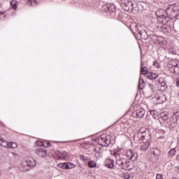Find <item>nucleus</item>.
<instances>
[{
	"label": "nucleus",
	"instance_id": "nucleus-1",
	"mask_svg": "<svg viewBox=\"0 0 179 179\" xmlns=\"http://www.w3.org/2000/svg\"><path fill=\"white\" fill-rule=\"evenodd\" d=\"M155 15L159 22H169L171 19H176L179 15L178 7L174 4L170 5L166 10L159 9L156 11Z\"/></svg>",
	"mask_w": 179,
	"mask_h": 179
},
{
	"label": "nucleus",
	"instance_id": "nucleus-2",
	"mask_svg": "<svg viewBox=\"0 0 179 179\" xmlns=\"http://www.w3.org/2000/svg\"><path fill=\"white\" fill-rule=\"evenodd\" d=\"M126 156L129 159H127L124 157L120 158L116 160V164L117 166H119V167H121L122 170H131V169L134 168V164L129 160H131V162H136L138 160V153L129 150L126 152Z\"/></svg>",
	"mask_w": 179,
	"mask_h": 179
},
{
	"label": "nucleus",
	"instance_id": "nucleus-3",
	"mask_svg": "<svg viewBox=\"0 0 179 179\" xmlns=\"http://www.w3.org/2000/svg\"><path fill=\"white\" fill-rule=\"evenodd\" d=\"M35 166L36 160L31 157H28L20 164L19 169L21 171H29Z\"/></svg>",
	"mask_w": 179,
	"mask_h": 179
},
{
	"label": "nucleus",
	"instance_id": "nucleus-4",
	"mask_svg": "<svg viewBox=\"0 0 179 179\" xmlns=\"http://www.w3.org/2000/svg\"><path fill=\"white\" fill-rule=\"evenodd\" d=\"M96 142L101 146H110L111 145V136L102 135L98 137Z\"/></svg>",
	"mask_w": 179,
	"mask_h": 179
},
{
	"label": "nucleus",
	"instance_id": "nucleus-5",
	"mask_svg": "<svg viewBox=\"0 0 179 179\" xmlns=\"http://www.w3.org/2000/svg\"><path fill=\"white\" fill-rule=\"evenodd\" d=\"M130 30H131L132 33L134 34H136V33L140 34L141 37H142L143 34H146V31L143 29L142 26L137 24L136 22L130 24Z\"/></svg>",
	"mask_w": 179,
	"mask_h": 179
},
{
	"label": "nucleus",
	"instance_id": "nucleus-6",
	"mask_svg": "<svg viewBox=\"0 0 179 179\" xmlns=\"http://www.w3.org/2000/svg\"><path fill=\"white\" fill-rule=\"evenodd\" d=\"M148 132V129L145 127H141L138 130V133L134 136V141H145V139L149 138L148 136L145 135Z\"/></svg>",
	"mask_w": 179,
	"mask_h": 179
},
{
	"label": "nucleus",
	"instance_id": "nucleus-7",
	"mask_svg": "<svg viewBox=\"0 0 179 179\" xmlns=\"http://www.w3.org/2000/svg\"><path fill=\"white\" fill-rule=\"evenodd\" d=\"M0 145L1 146H3V148H6L7 149H16V148H17V144L16 143H8V141L2 137H0Z\"/></svg>",
	"mask_w": 179,
	"mask_h": 179
},
{
	"label": "nucleus",
	"instance_id": "nucleus-8",
	"mask_svg": "<svg viewBox=\"0 0 179 179\" xmlns=\"http://www.w3.org/2000/svg\"><path fill=\"white\" fill-rule=\"evenodd\" d=\"M121 8L126 12H129L134 9V3L130 0H121Z\"/></svg>",
	"mask_w": 179,
	"mask_h": 179
},
{
	"label": "nucleus",
	"instance_id": "nucleus-9",
	"mask_svg": "<svg viewBox=\"0 0 179 179\" xmlns=\"http://www.w3.org/2000/svg\"><path fill=\"white\" fill-rule=\"evenodd\" d=\"M178 121V117H177V114L174 113L171 117L169 118V122H166V124H165L166 127H171L172 128H174V127H176Z\"/></svg>",
	"mask_w": 179,
	"mask_h": 179
},
{
	"label": "nucleus",
	"instance_id": "nucleus-10",
	"mask_svg": "<svg viewBox=\"0 0 179 179\" xmlns=\"http://www.w3.org/2000/svg\"><path fill=\"white\" fill-rule=\"evenodd\" d=\"M158 83L159 85V90L161 92H166L167 90V80H166V78L161 77L159 78L158 80Z\"/></svg>",
	"mask_w": 179,
	"mask_h": 179
},
{
	"label": "nucleus",
	"instance_id": "nucleus-11",
	"mask_svg": "<svg viewBox=\"0 0 179 179\" xmlns=\"http://www.w3.org/2000/svg\"><path fill=\"white\" fill-rule=\"evenodd\" d=\"M115 5L113 4H107L103 6V9L105 12L107 13L109 12L110 15H115Z\"/></svg>",
	"mask_w": 179,
	"mask_h": 179
},
{
	"label": "nucleus",
	"instance_id": "nucleus-12",
	"mask_svg": "<svg viewBox=\"0 0 179 179\" xmlns=\"http://www.w3.org/2000/svg\"><path fill=\"white\" fill-rule=\"evenodd\" d=\"M143 144L141 145L140 150L142 152H146L148 149H149V146H150V142L149 141V138H145L143 141Z\"/></svg>",
	"mask_w": 179,
	"mask_h": 179
},
{
	"label": "nucleus",
	"instance_id": "nucleus-13",
	"mask_svg": "<svg viewBox=\"0 0 179 179\" xmlns=\"http://www.w3.org/2000/svg\"><path fill=\"white\" fill-rule=\"evenodd\" d=\"M57 160H65L68 159V152H56Z\"/></svg>",
	"mask_w": 179,
	"mask_h": 179
},
{
	"label": "nucleus",
	"instance_id": "nucleus-14",
	"mask_svg": "<svg viewBox=\"0 0 179 179\" xmlns=\"http://www.w3.org/2000/svg\"><path fill=\"white\" fill-rule=\"evenodd\" d=\"M145 113V109L140 108L134 112V115H136L138 118H143Z\"/></svg>",
	"mask_w": 179,
	"mask_h": 179
},
{
	"label": "nucleus",
	"instance_id": "nucleus-15",
	"mask_svg": "<svg viewBox=\"0 0 179 179\" xmlns=\"http://www.w3.org/2000/svg\"><path fill=\"white\" fill-rule=\"evenodd\" d=\"M36 153L39 157H45L47 156V150L39 148L36 150Z\"/></svg>",
	"mask_w": 179,
	"mask_h": 179
},
{
	"label": "nucleus",
	"instance_id": "nucleus-16",
	"mask_svg": "<svg viewBox=\"0 0 179 179\" xmlns=\"http://www.w3.org/2000/svg\"><path fill=\"white\" fill-rule=\"evenodd\" d=\"M36 146H43L44 148H48V146H51V143L48 141H36Z\"/></svg>",
	"mask_w": 179,
	"mask_h": 179
},
{
	"label": "nucleus",
	"instance_id": "nucleus-17",
	"mask_svg": "<svg viewBox=\"0 0 179 179\" xmlns=\"http://www.w3.org/2000/svg\"><path fill=\"white\" fill-rule=\"evenodd\" d=\"M160 117L164 121V124L167 123V120H169V115L166 112H162L160 113Z\"/></svg>",
	"mask_w": 179,
	"mask_h": 179
},
{
	"label": "nucleus",
	"instance_id": "nucleus-18",
	"mask_svg": "<svg viewBox=\"0 0 179 179\" xmlns=\"http://www.w3.org/2000/svg\"><path fill=\"white\" fill-rule=\"evenodd\" d=\"M147 78L148 79H157L159 78V74L157 73H148Z\"/></svg>",
	"mask_w": 179,
	"mask_h": 179
},
{
	"label": "nucleus",
	"instance_id": "nucleus-19",
	"mask_svg": "<svg viewBox=\"0 0 179 179\" xmlns=\"http://www.w3.org/2000/svg\"><path fill=\"white\" fill-rule=\"evenodd\" d=\"M105 166H106L108 169H113V167H114V160H112V159L106 160Z\"/></svg>",
	"mask_w": 179,
	"mask_h": 179
},
{
	"label": "nucleus",
	"instance_id": "nucleus-20",
	"mask_svg": "<svg viewBox=\"0 0 179 179\" xmlns=\"http://www.w3.org/2000/svg\"><path fill=\"white\" fill-rule=\"evenodd\" d=\"M18 3H19V2H17V1H16V0H12L10 1V5L11 8L13 9H14V10H16V9H17Z\"/></svg>",
	"mask_w": 179,
	"mask_h": 179
},
{
	"label": "nucleus",
	"instance_id": "nucleus-21",
	"mask_svg": "<svg viewBox=\"0 0 179 179\" xmlns=\"http://www.w3.org/2000/svg\"><path fill=\"white\" fill-rule=\"evenodd\" d=\"M143 87H145V81L143 80V78H142V77H140L138 81V89L139 90H142Z\"/></svg>",
	"mask_w": 179,
	"mask_h": 179
},
{
	"label": "nucleus",
	"instance_id": "nucleus-22",
	"mask_svg": "<svg viewBox=\"0 0 179 179\" xmlns=\"http://www.w3.org/2000/svg\"><path fill=\"white\" fill-rule=\"evenodd\" d=\"M169 66H171V68L172 69H174V68H176V66H178V61H177V60H171L169 62Z\"/></svg>",
	"mask_w": 179,
	"mask_h": 179
},
{
	"label": "nucleus",
	"instance_id": "nucleus-23",
	"mask_svg": "<svg viewBox=\"0 0 179 179\" xmlns=\"http://www.w3.org/2000/svg\"><path fill=\"white\" fill-rule=\"evenodd\" d=\"M38 4V3H37V1L36 0H28L27 1V5H29V6H37Z\"/></svg>",
	"mask_w": 179,
	"mask_h": 179
},
{
	"label": "nucleus",
	"instance_id": "nucleus-24",
	"mask_svg": "<svg viewBox=\"0 0 179 179\" xmlns=\"http://www.w3.org/2000/svg\"><path fill=\"white\" fill-rule=\"evenodd\" d=\"M114 157H115L116 160H120V159H123L124 157H121V154L118 152H113L112 154Z\"/></svg>",
	"mask_w": 179,
	"mask_h": 179
},
{
	"label": "nucleus",
	"instance_id": "nucleus-25",
	"mask_svg": "<svg viewBox=\"0 0 179 179\" xmlns=\"http://www.w3.org/2000/svg\"><path fill=\"white\" fill-rule=\"evenodd\" d=\"M167 101V98L166 97V95H160L158 98V101L159 103H164V101Z\"/></svg>",
	"mask_w": 179,
	"mask_h": 179
},
{
	"label": "nucleus",
	"instance_id": "nucleus-26",
	"mask_svg": "<svg viewBox=\"0 0 179 179\" xmlns=\"http://www.w3.org/2000/svg\"><path fill=\"white\" fill-rule=\"evenodd\" d=\"M115 129L117 132H122L124 131V129H125V128H124V127L121 124H117Z\"/></svg>",
	"mask_w": 179,
	"mask_h": 179
},
{
	"label": "nucleus",
	"instance_id": "nucleus-27",
	"mask_svg": "<svg viewBox=\"0 0 179 179\" xmlns=\"http://www.w3.org/2000/svg\"><path fill=\"white\" fill-rule=\"evenodd\" d=\"M141 73H142V75H147V76H148V73H149V72H148V68L141 66Z\"/></svg>",
	"mask_w": 179,
	"mask_h": 179
},
{
	"label": "nucleus",
	"instance_id": "nucleus-28",
	"mask_svg": "<svg viewBox=\"0 0 179 179\" xmlns=\"http://www.w3.org/2000/svg\"><path fill=\"white\" fill-rule=\"evenodd\" d=\"M96 166H97V164L96 162H94V161H90L88 162V166L90 169H94V167H96Z\"/></svg>",
	"mask_w": 179,
	"mask_h": 179
},
{
	"label": "nucleus",
	"instance_id": "nucleus-29",
	"mask_svg": "<svg viewBox=\"0 0 179 179\" xmlns=\"http://www.w3.org/2000/svg\"><path fill=\"white\" fill-rule=\"evenodd\" d=\"M57 153H59V151H56L55 150H52L50 151V155L52 157H55V159H57Z\"/></svg>",
	"mask_w": 179,
	"mask_h": 179
},
{
	"label": "nucleus",
	"instance_id": "nucleus-30",
	"mask_svg": "<svg viewBox=\"0 0 179 179\" xmlns=\"http://www.w3.org/2000/svg\"><path fill=\"white\" fill-rule=\"evenodd\" d=\"M169 156H171V157H173V156H174V155H176V149L172 148V149L169 152Z\"/></svg>",
	"mask_w": 179,
	"mask_h": 179
},
{
	"label": "nucleus",
	"instance_id": "nucleus-31",
	"mask_svg": "<svg viewBox=\"0 0 179 179\" xmlns=\"http://www.w3.org/2000/svg\"><path fill=\"white\" fill-rule=\"evenodd\" d=\"M72 167H73V164L72 163L66 162V169H72Z\"/></svg>",
	"mask_w": 179,
	"mask_h": 179
},
{
	"label": "nucleus",
	"instance_id": "nucleus-32",
	"mask_svg": "<svg viewBox=\"0 0 179 179\" xmlns=\"http://www.w3.org/2000/svg\"><path fill=\"white\" fill-rule=\"evenodd\" d=\"M169 27H162V31L163 33H164L165 34L169 33Z\"/></svg>",
	"mask_w": 179,
	"mask_h": 179
},
{
	"label": "nucleus",
	"instance_id": "nucleus-33",
	"mask_svg": "<svg viewBox=\"0 0 179 179\" xmlns=\"http://www.w3.org/2000/svg\"><path fill=\"white\" fill-rule=\"evenodd\" d=\"M173 71L176 75H179V66L178 65L176 67H174Z\"/></svg>",
	"mask_w": 179,
	"mask_h": 179
},
{
	"label": "nucleus",
	"instance_id": "nucleus-34",
	"mask_svg": "<svg viewBox=\"0 0 179 179\" xmlns=\"http://www.w3.org/2000/svg\"><path fill=\"white\" fill-rule=\"evenodd\" d=\"M66 163H63V164H59V167H60V169H66Z\"/></svg>",
	"mask_w": 179,
	"mask_h": 179
},
{
	"label": "nucleus",
	"instance_id": "nucleus-35",
	"mask_svg": "<svg viewBox=\"0 0 179 179\" xmlns=\"http://www.w3.org/2000/svg\"><path fill=\"white\" fill-rule=\"evenodd\" d=\"M153 66L155 68H157V69H159V68H160V64H159V63L157 62H154Z\"/></svg>",
	"mask_w": 179,
	"mask_h": 179
},
{
	"label": "nucleus",
	"instance_id": "nucleus-36",
	"mask_svg": "<svg viewBox=\"0 0 179 179\" xmlns=\"http://www.w3.org/2000/svg\"><path fill=\"white\" fill-rule=\"evenodd\" d=\"M123 178L124 179H129V178H131V176H129V173H124L123 174Z\"/></svg>",
	"mask_w": 179,
	"mask_h": 179
},
{
	"label": "nucleus",
	"instance_id": "nucleus-37",
	"mask_svg": "<svg viewBox=\"0 0 179 179\" xmlns=\"http://www.w3.org/2000/svg\"><path fill=\"white\" fill-rule=\"evenodd\" d=\"M150 114L154 118H156V110H150Z\"/></svg>",
	"mask_w": 179,
	"mask_h": 179
},
{
	"label": "nucleus",
	"instance_id": "nucleus-38",
	"mask_svg": "<svg viewBox=\"0 0 179 179\" xmlns=\"http://www.w3.org/2000/svg\"><path fill=\"white\" fill-rule=\"evenodd\" d=\"M149 87H150V90H153L155 87L153 86V85L149 84Z\"/></svg>",
	"mask_w": 179,
	"mask_h": 179
},
{
	"label": "nucleus",
	"instance_id": "nucleus-39",
	"mask_svg": "<svg viewBox=\"0 0 179 179\" xmlns=\"http://www.w3.org/2000/svg\"><path fill=\"white\" fill-rule=\"evenodd\" d=\"M176 86H178V87H179V78H178L176 80Z\"/></svg>",
	"mask_w": 179,
	"mask_h": 179
},
{
	"label": "nucleus",
	"instance_id": "nucleus-40",
	"mask_svg": "<svg viewBox=\"0 0 179 179\" xmlns=\"http://www.w3.org/2000/svg\"><path fill=\"white\" fill-rule=\"evenodd\" d=\"M176 160H179V155H177Z\"/></svg>",
	"mask_w": 179,
	"mask_h": 179
},
{
	"label": "nucleus",
	"instance_id": "nucleus-41",
	"mask_svg": "<svg viewBox=\"0 0 179 179\" xmlns=\"http://www.w3.org/2000/svg\"><path fill=\"white\" fill-rule=\"evenodd\" d=\"M159 44H163V42H160Z\"/></svg>",
	"mask_w": 179,
	"mask_h": 179
},
{
	"label": "nucleus",
	"instance_id": "nucleus-42",
	"mask_svg": "<svg viewBox=\"0 0 179 179\" xmlns=\"http://www.w3.org/2000/svg\"><path fill=\"white\" fill-rule=\"evenodd\" d=\"M1 171H0V177H1Z\"/></svg>",
	"mask_w": 179,
	"mask_h": 179
},
{
	"label": "nucleus",
	"instance_id": "nucleus-43",
	"mask_svg": "<svg viewBox=\"0 0 179 179\" xmlns=\"http://www.w3.org/2000/svg\"><path fill=\"white\" fill-rule=\"evenodd\" d=\"M0 15H2V13L0 12Z\"/></svg>",
	"mask_w": 179,
	"mask_h": 179
},
{
	"label": "nucleus",
	"instance_id": "nucleus-44",
	"mask_svg": "<svg viewBox=\"0 0 179 179\" xmlns=\"http://www.w3.org/2000/svg\"><path fill=\"white\" fill-rule=\"evenodd\" d=\"M0 8H1V4H0Z\"/></svg>",
	"mask_w": 179,
	"mask_h": 179
}]
</instances>
